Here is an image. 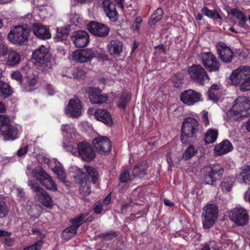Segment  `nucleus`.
Returning a JSON list of instances; mask_svg holds the SVG:
<instances>
[{
  "label": "nucleus",
  "instance_id": "obj_38",
  "mask_svg": "<svg viewBox=\"0 0 250 250\" xmlns=\"http://www.w3.org/2000/svg\"><path fill=\"white\" fill-rule=\"evenodd\" d=\"M130 98L131 96L129 93L123 92L117 102L118 106L123 109H125L126 104L129 102Z\"/></svg>",
  "mask_w": 250,
  "mask_h": 250
},
{
  "label": "nucleus",
  "instance_id": "obj_47",
  "mask_svg": "<svg viewBox=\"0 0 250 250\" xmlns=\"http://www.w3.org/2000/svg\"><path fill=\"white\" fill-rule=\"evenodd\" d=\"M86 215V213H82L79 216L71 220L72 226L76 227L77 229H78L79 227L82 224L83 221Z\"/></svg>",
  "mask_w": 250,
  "mask_h": 250
},
{
  "label": "nucleus",
  "instance_id": "obj_31",
  "mask_svg": "<svg viewBox=\"0 0 250 250\" xmlns=\"http://www.w3.org/2000/svg\"><path fill=\"white\" fill-rule=\"evenodd\" d=\"M220 85L212 84L208 92L209 99L214 102L218 101L220 97Z\"/></svg>",
  "mask_w": 250,
  "mask_h": 250
},
{
  "label": "nucleus",
  "instance_id": "obj_35",
  "mask_svg": "<svg viewBox=\"0 0 250 250\" xmlns=\"http://www.w3.org/2000/svg\"><path fill=\"white\" fill-rule=\"evenodd\" d=\"M77 230L76 227L71 225L62 232V238L64 240L68 241L77 233Z\"/></svg>",
  "mask_w": 250,
  "mask_h": 250
},
{
  "label": "nucleus",
  "instance_id": "obj_34",
  "mask_svg": "<svg viewBox=\"0 0 250 250\" xmlns=\"http://www.w3.org/2000/svg\"><path fill=\"white\" fill-rule=\"evenodd\" d=\"M218 135V132L217 129H209L205 135L204 140L207 144L213 143L216 141Z\"/></svg>",
  "mask_w": 250,
  "mask_h": 250
},
{
  "label": "nucleus",
  "instance_id": "obj_54",
  "mask_svg": "<svg viewBox=\"0 0 250 250\" xmlns=\"http://www.w3.org/2000/svg\"><path fill=\"white\" fill-rule=\"evenodd\" d=\"M73 76L76 79H83L85 76V72L82 69H76L73 71Z\"/></svg>",
  "mask_w": 250,
  "mask_h": 250
},
{
  "label": "nucleus",
  "instance_id": "obj_21",
  "mask_svg": "<svg viewBox=\"0 0 250 250\" xmlns=\"http://www.w3.org/2000/svg\"><path fill=\"white\" fill-rule=\"evenodd\" d=\"M200 128L198 121L194 118L188 117V138L196 140L200 133Z\"/></svg>",
  "mask_w": 250,
  "mask_h": 250
},
{
  "label": "nucleus",
  "instance_id": "obj_43",
  "mask_svg": "<svg viewBox=\"0 0 250 250\" xmlns=\"http://www.w3.org/2000/svg\"><path fill=\"white\" fill-rule=\"evenodd\" d=\"M230 13L234 17L240 21L242 23H245L247 21V16L238 8L231 9Z\"/></svg>",
  "mask_w": 250,
  "mask_h": 250
},
{
  "label": "nucleus",
  "instance_id": "obj_36",
  "mask_svg": "<svg viewBox=\"0 0 250 250\" xmlns=\"http://www.w3.org/2000/svg\"><path fill=\"white\" fill-rule=\"evenodd\" d=\"M69 32V28L67 26L58 27L57 28V32L55 39L57 41L65 40Z\"/></svg>",
  "mask_w": 250,
  "mask_h": 250
},
{
  "label": "nucleus",
  "instance_id": "obj_15",
  "mask_svg": "<svg viewBox=\"0 0 250 250\" xmlns=\"http://www.w3.org/2000/svg\"><path fill=\"white\" fill-rule=\"evenodd\" d=\"M85 91L92 104H102L107 100V96L102 94L101 90L98 88L89 87L86 88Z\"/></svg>",
  "mask_w": 250,
  "mask_h": 250
},
{
  "label": "nucleus",
  "instance_id": "obj_53",
  "mask_svg": "<svg viewBox=\"0 0 250 250\" xmlns=\"http://www.w3.org/2000/svg\"><path fill=\"white\" fill-rule=\"evenodd\" d=\"M120 180L123 183H126L132 180V176L127 170H125L121 173Z\"/></svg>",
  "mask_w": 250,
  "mask_h": 250
},
{
  "label": "nucleus",
  "instance_id": "obj_2",
  "mask_svg": "<svg viewBox=\"0 0 250 250\" xmlns=\"http://www.w3.org/2000/svg\"><path fill=\"white\" fill-rule=\"evenodd\" d=\"M32 58L35 60L38 68L46 72L51 69L52 64L49 59L48 49L44 45L38 47L32 53Z\"/></svg>",
  "mask_w": 250,
  "mask_h": 250
},
{
  "label": "nucleus",
  "instance_id": "obj_17",
  "mask_svg": "<svg viewBox=\"0 0 250 250\" xmlns=\"http://www.w3.org/2000/svg\"><path fill=\"white\" fill-rule=\"evenodd\" d=\"M81 101L77 98L71 99L65 108V113L68 116L78 117L81 114Z\"/></svg>",
  "mask_w": 250,
  "mask_h": 250
},
{
  "label": "nucleus",
  "instance_id": "obj_59",
  "mask_svg": "<svg viewBox=\"0 0 250 250\" xmlns=\"http://www.w3.org/2000/svg\"><path fill=\"white\" fill-rule=\"evenodd\" d=\"M28 151V146H26L23 147H21V149H20L17 153V155L19 157H21L24 154H25Z\"/></svg>",
  "mask_w": 250,
  "mask_h": 250
},
{
  "label": "nucleus",
  "instance_id": "obj_49",
  "mask_svg": "<svg viewBox=\"0 0 250 250\" xmlns=\"http://www.w3.org/2000/svg\"><path fill=\"white\" fill-rule=\"evenodd\" d=\"M188 123V118H186L183 122L181 127V141L184 144L188 142V134L186 132L185 127L186 124Z\"/></svg>",
  "mask_w": 250,
  "mask_h": 250
},
{
  "label": "nucleus",
  "instance_id": "obj_39",
  "mask_svg": "<svg viewBox=\"0 0 250 250\" xmlns=\"http://www.w3.org/2000/svg\"><path fill=\"white\" fill-rule=\"evenodd\" d=\"M163 14V11L161 8H158L151 16L148 21V24L149 25H155L156 22L159 21L162 17Z\"/></svg>",
  "mask_w": 250,
  "mask_h": 250
},
{
  "label": "nucleus",
  "instance_id": "obj_20",
  "mask_svg": "<svg viewBox=\"0 0 250 250\" xmlns=\"http://www.w3.org/2000/svg\"><path fill=\"white\" fill-rule=\"evenodd\" d=\"M73 42L77 47H83L89 42V36L85 31L79 30L73 33Z\"/></svg>",
  "mask_w": 250,
  "mask_h": 250
},
{
  "label": "nucleus",
  "instance_id": "obj_19",
  "mask_svg": "<svg viewBox=\"0 0 250 250\" xmlns=\"http://www.w3.org/2000/svg\"><path fill=\"white\" fill-rule=\"evenodd\" d=\"M103 8L109 19L115 21L118 19V14L115 4L110 0H101Z\"/></svg>",
  "mask_w": 250,
  "mask_h": 250
},
{
  "label": "nucleus",
  "instance_id": "obj_33",
  "mask_svg": "<svg viewBox=\"0 0 250 250\" xmlns=\"http://www.w3.org/2000/svg\"><path fill=\"white\" fill-rule=\"evenodd\" d=\"M234 184V179L233 177H228L225 178L222 181L220 186L223 192H229Z\"/></svg>",
  "mask_w": 250,
  "mask_h": 250
},
{
  "label": "nucleus",
  "instance_id": "obj_10",
  "mask_svg": "<svg viewBox=\"0 0 250 250\" xmlns=\"http://www.w3.org/2000/svg\"><path fill=\"white\" fill-rule=\"evenodd\" d=\"M28 185L36 192L37 196L42 201L44 206L47 208L52 206V201L50 196L43 188L40 187L38 183L32 180H29Z\"/></svg>",
  "mask_w": 250,
  "mask_h": 250
},
{
  "label": "nucleus",
  "instance_id": "obj_8",
  "mask_svg": "<svg viewBox=\"0 0 250 250\" xmlns=\"http://www.w3.org/2000/svg\"><path fill=\"white\" fill-rule=\"evenodd\" d=\"M229 215L231 220L238 226H244L248 223L247 210L241 207L234 208L229 212Z\"/></svg>",
  "mask_w": 250,
  "mask_h": 250
},
{
  "label": "nucleus",
  "instance_id": "obj_29",
  "mask_svg": "<svg viewBox=\"0 0 250 250\" xmlns=\"http://www.w3.org/2000/svg\"><path fill=\"white\" fill-rule=\"evenodd\" d=\"M21 60V56L20 53L15 50L11 49L8 53L6 59V63L9 66H14L19 64Z\"/></svg>",
  "mask_w": 250,
  "mask_h": 250
},
{
  "label": "nucleus",
  "instance_id": "obj_6",
  "mask_svg": "<svg viewBox=\"0 0 250 250\" xmlns=\"http://www.w3.org/2000/svg\"><path fill=\"white\" fill-rule=\"evenodd\" d=\"M218 209L214 204L207 205L203 209L202 222L205 229L212 227L217 219Z\"/></svg>",
  "mask_w": 250,
  "mask_h": 250
},
{
  "label": "nucleus",
  "instance_id": "obj_42",
  "mask_svg": "<svg viewBox=\"0 0 250 250\" xmlns=\"http://www.w3.org/2000/svg\"><path fill=\"white\" fill-rule=\"evenodd\" d=\"M202 13L208 17L212 19H222V17L216 10H211L207 7H203L201 9Z\"/></svg>",
  "mask_w": 250,
  "mask_h": 250
},
{
  "label": "nucleus",
  "instance_id": "obj_51",
  "mask_svg": "<svg viewBox=\"0 0 250 250\" xmlns=\"http://www.w3.org/2000/svg\"><path fill=\"white\" fill-rule=\"evenodd\" d=\"M10 50L4 41L0 42V57L5 56L8 54Z\"/></svg>",
  "mask_w": 250,
  "mask_h": 250
},
{
  "label": "nucleus",
  "instance_id": "obj_28",
  "mask_svg": "<svg viewBox=\"0 0 250 250\" xmlns=\"http://www.w3.org/2000/svg\"><path fill=\"white\" fill-rule=\"evenodd\" d=\"M240 170V173L236 176L237 179L241 183L250 184V166H244Z\"/></svg>",
  "mask_w": 250,
  "mask_h": 250
},
{
  "label": "nucleus",
  "instance_id": "obj_56",
  "mask_svg": "<svg viewBox=\"0 0 250 250\" xmlns=\"http://www.w3.org/2000/svg\"><path fill=\"white\" fill-rule=\"evenodd\" d=\"M37 80L35 78L30 79L26 83V89L27 91H31L32 88L35 87L36 84Z\"/></svg>",
  "mask_w": 250,
  "mask_h": 250
},
{
  "label": "nucleus",
  "instance_id": "obj_63",
  "mask_svg": "<svg viewBox=\"0 0 250 250\" xmlns=\"http://www.w3.org/2000/svg\"><path fill=\"white\" fill-rule=\"evenodd\" d=\"M11 234V233L10 232L0 229V237H8L10 236Z\"/></svg>",
  "mask_w": 250,
  "mask_h": 250
},
{
  "label": "nucleus",
  "instance_id": "obj_64",
  "mask_svg": "<svg viewBox=\"0 0 250 250\" xmlns=\"http://www.w3.org/2000/svg\"><path fill=\"white\" fill-rule=\"evenodd\" d=\"M245 200L249 201L250 203V188H249L245 193Z\"/></svg>",
  "mask_w": 250,
  "mask_h": 250
},
{
  "label": "nucleus",
  "instance_id": "obj_13",
  "mask_svg": "<svg viewBox=\"0 0 250 250\" xmlns=\"http://www.w3.org/2000/svg\"><path fill=\"white\" fill-rule=\"evenodd\" d=\"M202 59L204 66L208 71H216L219 70L220 66L219 62L211 52L204 53Z\"/></svg>",
  "mask_w": 250,
  "mask_h": 250
},
{
  "label": "nucleus",
  "instance_id": "obj_61",
  "mask_svg": "<svg viewBox=\"0 0 250 250\" xmlns=\"http://www.w3.org/2000/svg\"><path fill=\"white\" fill-rule=\"evenodd\" d=\"M102 210L103 205L101 203H98L97 204H96L94 208V212L97 214L100 213L102 212Z\"/></svg>",
  "mask_w": 250,
  "mask_h": 250
},
{
  "label": "nucleus",
  "instance_id": "obj_52",
  "mask_svg": "<svg viewBox=\"0 0 250 250\" xmlns=\"http://www.w3.org/2000/svg\"><path fill=\"white\" fill-rule=\"evenodd\" d=\"M11 125L9 118L4 115L0 114V131L2 127H7Z\"/></svg>",
  "mask_w": 250,
  "mask_h": 250
},
{
  "label": "nucleus",
  "instance_id": "obj_46",
  "mask_svg": "<svg viewBox=\"0 0 250 250\" xmlns=\"http://www.w3.org/2000/svg\"><path fill=\"white\" fill-rule=\"evenodd\" d=\"M70 171L74 174L73 175L74 178H78L79 180V181L84 178H87L86 174L83 172L80 168H78L77 167H72L70 169Z\"/></svg>",
  "mask_w": 250,
  "mask_h": 250
},
{
  "label": "nucleus",
  "instance_id": "obj_22",
  "mask_svg": "<svg viewBox=\"0 0 250 250\" xmlns=\"http://www.w3.org/2000/svg\"><path fill=\"white\" fill-rule=\"evenodd\" d=\"M0 132L5 141L14 140L18 137V130L17 127L11 125L6 128L2 127Z\"/></svg>",
  "mask_w": 250,
  "mask_h": 250
},
{
  "label": "nucleus",
  "instance_id": "obj_18",
  "mask_svg": "<svg viewBox=\"0 0 250 250\" xmlns=\"http://www.w3.org/2000/svg\"><path fill=\"white\" fill-rule=\"evenodd\" d=\"M72 57L76 62L84 63L90 61L95 57V54L91 49H80L73 53Z\"/></svg>",
  "mask_w": 250,
  "mask_h": 250
},
{
  "label": "nucleus",
  "instance_id": "obj_5",
  "mask_svg": "<svg viewBox=\"0 0 250 250\" xmlns=\"http://www.w3.org/2000/svg\"><path fill=\"white\" fill-rule=\"evenodd\" d=\"M29 30L26 26H15L7 36L8 40L14 44L22 45L28 41Z\"/></svg>",
  "mask_w": 250,
  "mask_h": 250
},
{
  "label": "nucleus",
  "instance_id": "obj_58",
  "mask_svg": "<svg viewBox=\"0 0 250 250\" xmlns=\"http://www.w3.org/2000/svg\"><path fill=\"white\" fill-rule=\"evenodd\" d=\"M181 101L185 104H188V90H185L181 95Z\"/></svg>",
  "mask_w": 250,
  "mask_h": 250
},
{
  "label": "nucleus",
  "instance_id": "obj_4",
  "mask_svg": "<svg viewBox=\"0 0 250 250\" xmlns=\"http://www.w3.org/2000/svg\"><path fill=\"white\" fill-rule=\"evenodd\" d=\"M203 180L205 184L214 185L217 177L221 176L224 168L218 163L210 164L204 167Z\"/></svg>",
  "mask_w": 250,
  "mask_h": 250
},
{
  "label": "nucleus",
  "instance_id": "obj_16",
  "mask_svg": "<svg viewBox=\"0 0 250 250\" xmlns=\"http://www.w3.org/2000/svg\"><path fill=\"white\" fill-rule=\"evenodd\" d=\"M87 29L90 33L100 37L107 36L109 32V28L107 25L95 21L87 24Z\"/></svg>",
  "mask_w": 250,
  "mask_h": 250
},
{
  "label": "nucleus",
  "instance_id": "obj_48",
  "mask_svg": "<svg viewBox=\"0 0 250 250\" xmlns=\"http://www.w3.org/2000/svg\"><path fill=\"white\" fill-rule=\"evenodd\" d=\"M236 85L243 92L250 90V78L240 82Z\"/></svg>",
  "mask_w": 250,
  "mask_h": 250
},
{
  "label": "nucleus",
  "instance_id": "obj_23",
  "mask_svg": "<svg viewBox=\"0 0 250 250\" xmlns=\"http://www.w3.org/2000/svg\"><path fill=\"white\" fill-rule=\"evenodd\" d=\"M32 30L34 34L40 39H48L51 37L48 29L40 23H34Z\"/></svg>",
  "mask_w": 250,
  "mask_h": 250
},
{
  "label": "nucleus",
  "instance_id": "obj_32",
  "mask_svg": "<svg viewBox=\"0 0 250 250\" xmlns=\"http://www.w3.org/2000/svg\"><path fill=\"white\" fill-rule=\"evenodd\" d=\"M12 93L11 86L1 81L0 83V98L6 99L11 96Z\"/></svg>",
  "mask_w": 250,
  "mask_h": 250
},
{
  "label": "nucleus",
  "instance_id": "obj_3",
  "mask_svg": "<svg viewBox=\"0 0 250 250\" xmlns=\"http://www.w3.org/2000/svg\"><path fill=\"white\" fill-rule=\"evenodd\" d=\"M250 115V101L246 97H239L232 106V118L237 120Z\"/></svg>",
  "mask_w": 250,
  "mask_h": 250
},
{
  "label": "nucleus",
  "instance_id": "obj_24",
  "mask_svg": "<svg viewBox=\"0 0 250 250\" xmlns=\"http://www.w3.org/2000/svg\"><path fill=\"white\" fill-rule=\"evenodd\" d=\"M233 149V146L230 142L228 140L223 141L220 144L217 145L215 148V153L220 156L227 153Z\"/></svg>",
  "mask_w": 250,
  "mask_h": 250
},
{
  "label": "nucleus",
  "instance_id": "obj_12",
  "mask_svg": "<svg viewBox=\"0 0 250 250\" xmlns=\"http://www.w3.org/2000/svg\"><path fill=\"white\" fill-rule=\"evenodd\" d=\"M230 78L234 85H237L238 83L244 80L250 79V67L243 66L234 70Z\"/></svg>",
  "mask_w": 250,
  "mask_h": 250
},
{
  "label": "nucleus",
  "instance_id": "obj_37",
  "mask_svg": "<svg viewBox=\"0 0 250 250\" xmlns=\"http://www.w3.org/2000/svg\"><path fill=\"white\" fill-rule=\"evenodd\" d=\"M53 171L58 175L61 181L65 183L66 186H69V182L65 181L66 176L62 167L55 166L53 168Z\"/></svg>",
  "mask_w": 250,
  "mask_h": 250
},
{
  "label": "nucleus",
  "instance_id": "obj_11",
  "mask_svg": "<svg viewBox=\"0 0 250 250\" xmlns=\"http://www.w3.org/2000/svg\"><path fill=\"white\" fill-rule=\"evenodd\" d=\"M92 144L97 151L101 154L109 153L111 149L110 140L105 136H98L92 141Z\"/></svg>",
  "mask_w": 250,
  "mask_h": 250
},
{
  "label": "nucleus",
  "instance_id": "obj_57",
  "mask_svg": "<svg viewBox=\"0 0 250 250\" xmlns=\"http://www.w3.org/2000/svg\"><path fill=\"white\" fill-rule=\"evenodd\" d=\"M202 121L205 126H208L209 124V120L208 118V112L206 111H204L203 116H202Z\"/></svg>",
  "mask_w": 250,
  "mask_h": 250
},
{
  "label": "nucleus",
  "instance_id": "obj_27",
  "mask_svg": "<svg viewBox=\"0 0 250 250\" xmlns=\"http://www.w3.org/2000/svg\"><path fill=\"white\" fill-rule=\"evenodd\" d=\"M148 164L142 162L137 164L132 170V176L135 178H142L147 174Z\"/></svg>",
  "mask_w": 250,
  "mask_h": 250
},
{
  "label": "nucleus",
  "instance_id": "obj_60",
  "mask_svg": "<svg viewBox=\"0 0 250 250\" xmlns=\"http://www.w3.org/2000/svg\"><path fill=\"white\" fill-rule=\"evenodd\" d=\"M197 153V151L193 146H188V159L192 157Z\"/></svg>",
  "mask_w": 250,
  "mask_h": 250
},
{
  "label": "nucleus",
  "instance_id": "obj_40",
  "mask_svg": "<svg viewBox=\"0 0 250 250\" xmlns=\"http://www.w3.org/2000/svg\"><path fill=\"white\" fill-rule=\"evenodd\" d=\"M80 191L83 196H87L91 192L90 187L87 184V178H84L79 181Z\"/></svg>",
  "mask_w": 250,
  "mask_h": 250
},
{
  "label": "nucleus",
  "instance_id": "obj_9",
  "mask_svg": "<svg viewBox=\"0 0 250 250\" xmlns=\"http://www.w3.org/2000/svg\"><path fill=\"white\" fill-rule=\"evenodd\" d=\"M190 78L202 85L208 81V76L204 68L200 65H193L188 68Z\"/></svg>",
  "mask_w": 250,
  "mask_h": 250
},
{
  "label": "nucleus",
  "instance_id": "obj_45",
  "mask_svg": "<svg viewBox=\"0 0 250 250\" xmlns=\"http://www.w3.org/2000/svg\"><path fill=\"white\" fill-rule=\"evenodd\" d=\"M62 130L63 132H65L66 134L65 138L75 137V130L73 125L71 124L63 125L62 127Z\"/></svg>",
  "mask_w": 250,
  "mask_h": 250
},
{
  "label": "nucleus",
  "instance_id": "obj_50",
  "mask_svg": "<svg viewBox=\"0 0 250 250\" xmlns=\"http://www.w3.org/2000/svg\"><path fill=\"white\" fill-rule=\"evenodd\" d=\"M11 78L16 81L21 85L22 84L23 81V76L19 70L14 71L10 74Z\"/></svg>",
  "mask_w": 250,
  "mask_h": 250
},
{
  "label": "nucleus",
  "instance_id": "obj_30",
  "mask_svg": "<svg viewBox=\"0 0 250 250\" xmlns=\"http://www.w3.org/2000/svg\"><path fill=\"white\" fill-rule=\"evenodd\" d=\"M75 137H71L69 138H65L63 140V146L67 151L70 152L73 155H76L77 152V148L75 147V144L76 142L75 141Z\"/></svg>",
  "mask_w": 250,
  "mask_h": 250
},
{
  "label": "nucleus",
  "instance_id": "obj_7",
  "mask_svg": "<svg viewBox=\"0 0 250 250\" xmlns=\"http://www.w3.org/2000/svg\"><path fill=\"white\" fill-rule=\"evenodd\" d=\"M76 156L80 157L83 161L89 162L95 159L96 153L89 143L82 141L77 144Z\"/></svg>",
  "mask_w": 250,
  "mask_h": 250
},
{
  "label": "nucleus",
  "instance_id": "obj_14",
  "mask_svg": "<svg viewBox=\"0 0 250 250\" xmlns=\"http://www.w3.org/2000/svg\"><path fill=\"white\" fill-rule=\"evenodd\" d=\"M216 47L217 54L220 60L226 63L230 62L234 56L233 52L231 49L222 42L218 43Z\"/></svg>",
  "mask_w": 250,
  "mask_h": 250
},
{
  "label": "nucleus",
  "instance_id": "obj_55",
  "mask_svg": "<svg viewBox=\"0 0 250 250\" xmlns=\"http://www.w3.org/2000/svg\"><path fill=\"white\" fill-rule=\"evenodd\" d=\"M42 245V241H38L32 245L28 246L23 250H40Z\"/></svg>",
  "mask_w": 250,
  "mask_h": 250
},
{
  "label": "nucleus",
  "instance_id": "obj_1",
  "mask_svg": "<svg viewBox=\"0 0 250 250\" xmlns=\"http://www.w3.org/2000/svg\"><path fill=\"white\" fill-rule=\"evenodd\" d=\"M32 172V176L35 177L40 183L48 190H57V186L51 177L42 167H38L31 170L28 167L26 174L29 175Z\"/></svg>",
  "mask_w": 250,
  "mask_h": 250
},
{
  "label": "nucleus",
  "instance_id": "obj_26",
  "mask_svg": "<svg viewBox=\"0 0 250 250\" xmlns=\"http://www.w3.org/2000/svg\"><path fill=\"white\" fill-rule=\"evenodd\" d=\"M107 48L111 55L119 56L123 51V42L117 40H112L107 45Z\"/></svg>",
  "mask_w": 250,
  "mask_h": 250
},
{
  "label": "nucleus",
  "instance_id": "obj_44",
  "mask_svg": "<svg viewBox=\"0 0 250 250\" xmlns=\"http://www.w3.org/2000/svg\"><path fill=\"white\" fill-rule=\"evenodd\" d=\"M85 170L89 176L91 178L92 182L96 183L99 178V174L97 170L93 167L90 166H84Z\"/></svg>",
  "mask_w": 250,
  "mask_h": 250
},
{
  "label": "nucleus",
  "instance_id": "obj_25",
  "mask_svg": "<svg viewBox=\"0 0 250 250\" xmlns=\"http://www.w3.org/2000/svg\"><path fill=\"white\" fill-rule=\"evenodd\" d=\"M94 116L96 119L107 125H111L113 124V121L109 113L105 109H99L97 110L94 113Z\"/></svg>",
  "mask_w": 250,
  "mask_h": 250
},
{
  "label": "nucleus",
  "instance_id": "obj_41",
  "mask_svg": "<svg viewBox=\"0 0 250 250\" xmlns=\"http://www.w3.org/2000/svg\"><path fill=\"white\" fill-rule=\"evenodd\" d=\"M201 95L192 89H188V105H193L200 101Z\"/></svg>",
  "mask_w": 250,
  "mask_h": 250
},
{
  "label": "nucleus",
  "instance_id": "obj_62",
  "mask_svg": "<svg viewBox=\"0 0 250 250\" xmlns=\"http://www.w3.org/2000/svg\"><path fill=\"white\" fill-rule=\"evenodd\" d=\"M155 49L161 53L166 54V50L163 44H161L155 47Z\"/></svg>",
  "mask_w": 250,
  "mask_h": 250
}]
</instances>
